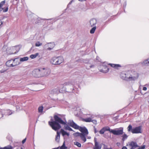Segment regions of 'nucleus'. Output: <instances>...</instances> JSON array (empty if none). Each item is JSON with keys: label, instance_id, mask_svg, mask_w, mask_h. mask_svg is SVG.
<instances>
[{"label": "nucleus", "instance_id": "f257e3e1", "mask_svg": "<svg viewBox=\"0 0 149 149\" xmlns=\"http://www.w3.org/2000/svg\"><path fill=\"white\" fill-rule=\"evenodd\" d=\"M54 120L52 119L51 121L48 122L49 124L52 127V128L55 131L58 130L61 127L60 124L65 125L66 124L67 121L65 119L63 121L61 118L59 117L57 115H55L54 116ZM65 129L70 131H73V130L68 125H64Z\"/></svg>", "mask_w": 149, "mask_h": 149}, {"label": "nucleus", "instance_id": "f03ea898", "mask_svg": "<svg viewBox=\"0 0 149 149\" xmlns=\"http://www.w3.org/2000/svg\"><path fill=\"white\" fill-rule=\"evenodd\" d=\"M63 57L61 56L54 57L50 60V63L53 65H59L64 61Z\"/></svg>", "mask_w": 149, "mask_h": 149}, {"label": "nucleus", "instance_id": "7ed1b4c3", "mask_svg": "<svg viewBox=\"0 0 149 149\" xmlns=\"http://www.w3.org/2000/svg\"><path fill=\"white\" fill-rule=\"evenodd\" d=\"M127 130L128 132H131L133 134L141 133L142 127L139 126L132 128V126L130 125L127 127Z\"/></svg>", "mask_w": 149, "mask_h": 149}, {"label": "nucleus", "instance_id": "20e7f679", "mask_svg": "<svg viewBox=\"0 0 149 149\" xmlns=\"http://www.w3.org/2000/svg\"><path fill=\"white\" fill-rule=\"evenodd\" d=\"M139 77L138 73L136 71L129 72L128 79L129 81H135Z\"/></svg>", "mask_w": 149, "mask_h": 149}, {"label": "nucleus", "instance_id": "39448f33", "mask_svg": "<svg viewBox=\"0 0 149 149\" xmlns=\"http://www.w3.org/2000/svg\"><path fill=\"white\" fill-rule=\"evenodd\" d=\"M40 69L41 77L48 76L50 73V70L48 68H40Z\"/></svg>", "mask_w": 149, "mask_h": 149}, {"label": "nucleus", "instance_id": "423d86ee", "mask_svg": "<svg viewBox=\"0 0 149 149\" xmlns=\"http://www.w3.org/2000/svg\"><path fill=\"white\" fill-rule=\"evenodd\" d=\"M111 133L116 135H120L123 133V128L120 127L119 129H116L115 130H112L111 131Z\"/></svg>", "mask_w": 149, "mask_h": 149}, {"label": "nucleus", "instance_id": "0eeeda50", "mask_svg": "<svg viewBox=\"0 0 149 149\" xmlns=\"http://www.w3.org/2000/svg\"><path fill=\"white\" fill-rule=\"evenodd\" d=\"M32 75L34 77L39 78L41 77L40 69H36L32 72Z\"/></svg>", "mask_w": 149, "mask_h": 149}, {"label": "nucleus", "instance_id": "6e6552de", "mask_svg": "<svg viewBox=\"0 0 149 149\" xmlns=\"http://www.w3.org/2000/svg\"><path fill=\"white\" fill-rule=\"evenodd\" d=\"M64 85L67 86V88L68 89H70L69 90L68 92H74V89L72 82L69 81L65 83H64Z\"/></svg>", "mask_w": 149, "mask_h": 149}, {"label": "nucleus", "instance_id": "1a4fd4ad", "mask_svg": "<svg viewBox=\"0 0 149 149\" xmlns=\"http://www.w3.org/2000/svg\"><path fill=\"white\" fill-rule=\"evenodd\" d=\"M55 46V44L54 42L48 43L46 44L44 47V49L51 50H52Z\"/></svg>", "mask_w": 149, "mask_h": 149}, {"label": "nucleus", "instance_id": "9d476101", "mask_svg": "<svg viewBox=\"0 0 149 149\" xmlns=\"http://www.w3.org/2000/svg\"><path fill=\"white\" fill-rule=\"evenodd\" d=\"M129 72L126 73L123 72L120 74V77L123 79L127 81H129L128 79Z\"/></svg>", "mask_w": 149, "mask_h": 149}, {"label": "nucleus", "instance_id": "9b49d317", "mask_svg": "<svg viewBox=\"0 0 149 149\" xmlns=\"http://www.w3.org/2000/svg\"><path fill=\"white\" fill-rule=\"evenodd\" d=\"M68 124L70 126L72 127L75 129H78L79 128V126L72 120H69L68 121Z\"/></svg>", "mask_w": 149, "mask_h": 149}, {"label": "nucleus", "instance_id": "f8f14e48", "mask_svg": "<svg viewBox=\"0 0 149 149\" xmlns=\"http://www.w3.org/2000/svg\"><path fill=\"white\" fill-rule=\"evenodd\" d=\"M79 131L82 132L81 134H83L84 135H87L88 132L87 129L85 127H79V128L78 129Z\"/></svg>", "mask_w": 149, "mask_h": 149}, {"label": "nucleus", "instance_id": "ddd939ff", "mask_svg": "<svg viewBox=\"0 0 149 149\" xmlns=\"http://www.w3.org/2000/svg\"><path fill=\"white\" fill-rule=\"evenodd\" d=\"M102 68L101 69L100 71L104 73H106L109 70V69L107 66L104 63H103L102 65Z\"/></svg>", "mask_w": 149, "mask_h": 149}, {"label": "nucleus", "instance_id": "4468645a", "mask_svg": "<svg viewBox=\"0 0 149 149\" xmlns=\"http://www.w3.org/2000/svg\"><path fill=\"white\" fill-rule=\"evenodd\" d=\"M11 50L13 51V52H12L11 54H15L17 53L20 49V48L18 46L12 47L11 48Z\"/></svg>", "mask_w": 149, "mask_h": 149}, {"label": "nucleus", "instance_id": "2eb2a0df", "mask_svg": "<svg viewBox=\"0 0 149 149\" xmlns=\"http://www.w3.org/2000/svg\"><path fill=\"white\" fill-rule=\"evenodd\" d=\"M129 145L131 147L130 149H135L136 147H139L136 142L134 141L131 142L129 143Z\"/></svg>", "mask_w": 149, "mask_h": 149}, {"label": "nucleus", "instance_id": "dca6fc26", "mask_svg": "<svg viewBox=\"0 0 149 149\" xmlns=\"http://www.w3.org/2000/svg\"><path fill=\"white\" fill-rule=\"evenodd\" d=\"M20 63L19 61L18 58H17L13 59L12 67L15 66L19 65Z\"/></svg>", "mask_w": 149, "mask_h": 149}, {"label": "nucleus", "instance_id": "f3484780", "mask_svg": "<svg viewBox=\"0 0 149 149\" xmlns=\"http://www.w3.org/2000/svg\"><path fill=\"white\" fill-rule=\"evenodd\" d=\"M94 141L95 142V146L93 148V149H101V146L99 145L97 141L96 138H95Z\"/></svg>", "mask_w": 149, "mask_h": 149}, {"label": "nucleus", "instance_id": "a211bd4d", "mask_svg": "<svg viewBox=\"0 0 149 149\" xmlns=\"http://www.w3.org/2000/svg\"><path fill=\"white\" fill-rule=\"evenodd\" d=\"M60 92L59 87H56L52 89L51 92L52 94H58Z\"/></svg>", "mask_w": 149, "mask_h": 149}, {"label": "nucleus", "instance_id": "6ab92c4d", "mask_svg": "<svg viewBox=\"0 0 149 149\" xmlns=\"http://www.w3.org/2000/svg\"><path fill=\"white\" fill-rule=\"evenodd\" d=\"M97 23V21L95 19H92L90 21V25L91 27L95 26Z\"/></svg>", "mask_w": 149, "mask_h": 149}, {"label": "nucleus", "instance_id": "aec40b11", "mask_svg": "<svg viewBox=\"0 0 149 149\" xmlns=\"http://www.w3.org/2000/svg\"><path fill=\"white\" fill-rule=\"evenodd\" d=\"M13 59L7 61L6 63L7 66L8 67H12L13 66Z\"/></svg>", "mask_w": 149, "mask_h": 149}, {"label": "nucleus", "instance_id": "412c9836", "mask_svg": "<svg viewBox=\"0 0 149 149\" xmlns=\"http://www.w3.org/2000/svg\"><path fill=\"white\" fill-rule=\"evenodd\" d=\"M60 132V133H61L62 135L63 136L66 135L69 136L70 135L69 133L67 132L63 129H61V130Z\"/></svg>", "mask_w": 149, "mask_h": 149}, {"label": "nucleus", "instance_id": "4be33fe9", "mask_svg": "<svg viewBox=\"0 0 149 149\" xmlns=\"http://www.w3.org/2000/svg\"><path fill=\"white\" fill-rule=\"evenodd\" d=\"M60 138V133L58 132H57V135L56 136L55 138V140L57 142H59V141Z\"/></svg>", "mask_w": 149, "mask_h": 149}, {"label": "nucleus", "instance_id": "5701e85b", "mask_svg": "<svg viewBox=\"0 0 149 149\" xmlns=\"http://www.w3.org/2000/svg\"><path fill=\"white\" fill-rule=\"evenodd\" d=\"M87 135H84L83 134H82L80 136V137L81 138V140L83 141L84 142H86V136Z\"/></svg>", "mask_w": 149, "mask_h": 149}, {"label": "nucleus", "instance_id": "b1692460", "mask_svg": "<svg viewBox=\"0 0 149 149\" xmlns=\"http://www.w3.org/2000/svg\"><path fill=\"white\" fill-rule=\"evenodd\" d=\"M122 141L124 142L126 139H127L128 136L125 134H124L122 136Z\"/></svg>", "mask_w": 149, "mask_h": 149}, {"label": "nucleus", "instance_id": "393cba45", "mask_svg": "<svg viewBox=\"0 0 149 149\" xmlns=\"http://www.w3.org/2000/svg\"><path fill=\"white\" fill-rule=\"evenodd\" d=\"M29 59V58L28 57H24L23 58H21L20 59V61L21 62H23L27 61Z\"/></svg>", "mask_w": 149, "mask_h": 149}, {"label": "nucleus", "instance_id": "a878e982", "mask_svg": "<svg viewBox=\"0 0 149 149\" xmlns=\"http://www.w3.org/2000/svg\"><path fill=\"white\" fill-rule=\"evenodd\" d=\"M13 148L16 147H18L20 145V143L19 142H14L13 143Z\"/></svg>", "mask_w": 149, "mask_h": 149}, {"label": "nucleus", "instance_id": "bb28decb", "mask_svg": "<svg viewBox=\"0 0 149 149\" xmlns=\"http://www.w3.org/2000/svg\"><path fill=\"white\" fill-rule=\"evenodd\" d=\"M42 42L39 41H37L36 42L35 45L36 47H38L42 45Z\"/></svg>", "mask_w": 149, "mask_h": 149}, {"label": "nucleus", "instance_id": "cd10ccee", "mask_svg": "<svg viewBox=\"0 0 149 149\" xmlns=\"http://www.w3.org/2000/svg\"><path fill=\"white\" fill-rule=\"evenodd\" d=\"M105 131H109L110 133H111V131L112 130L111 129L110 127L108 126H105L103 127Z\"/></svg>", "mask_w": 149, "mask_h": 149}, {"label": "nucleus", "instance_id": "c85d7f7f", "mask_svg": "<svg viewBox=\"0 0 149 149\" xmlns=\"http://www.w3.org/2000/svg\"><path fill=\"white\" fill-rule=\"evenodd\" d=\"M5 114H4L7 115H9L11 114L12 112L9 110H7L5 111Z\"/></svg>", "mask_w": 149, "mask_h": 149}, {"label": "nucleus", "instance_id": "c756f323", "mask_svg": "<svg viewBox=\"0 0 149 149\" xmlns=\"http://www.w3.org/2000/svg\"><path fill=\"white\" fill-rule=\"evenodd\" d=\"M85 66L87 69H89L91 68H93L94 67V65H90V64L88 63L87 65H86Z\"/></svg>", "mask_w": 149, "mask_h": 149}, {"label": "nucleus", "instance_id": "7c9ffc66", "mask_svg": "<svg viewBox=\"0 0 149 149\" xmlns=\"http://www.w3.org/2000/svg\"><path fill=\"white\" fill-rule=\"evenodd\" d=\"M39 54L38 53H36L34 54H31L30 55V57L32 59H34Z\"/></svg>", "mask_w": 149, "mask_h": 149}, {"label": "nucleus", "instance_id": "2f4dec72", "mask_svg": "<svg viewBox=\"0 0 149 149\" xmlns=\"http://www.w3.org/2000/svg\"><path fill=\"white\" fill-rule=\"evenodd\" d=\"M96 29V26H95L93 27L90 30V33L91 34L94 33Z\"/></svg>", "mask_w": 149, "mask_h": 149}, {"label": "nucleus", "instance_id": "473e14b6", "mask_svg": "<svg viewBox=\"0 0 149 149\" xmlns=\"http://www.w3.org/2000/svg\"><path fill=\"white\" fill-rule=\"evenodd\" d=\"M109 64L112 67L115 68L121 66L119 64Z\"/></svg>", "mask_w": 149, "mask_h": 149}, {"label": "nucleus", "instance_id": "72a5a7b5", "mask_svg": "<svg viewBox=\"0 0 149 149\" xmlns=\"http://www.w3.org/2000/svg\"><path fill=\"white\" fill-rule=\"evenodd\" d=\"M3 149H13V147L10 145H8L3 147Z\"/></svg>", "mask_w": 149, "mask_h": 149}, {"label": "nucleus", "instance_id": "f704fd0d", "mask_svg": "<svg viewBox=\"0 0 149 149\" xmlns=\"http://www.w3.org/2000/svg\"><path fill=\"white\" fill-rule=\"evenodd\" d=\"M144 64L145 65H149V58L148 60H146L143 62Z\"/></svg>", "mask_w": 149, "mask_h": 149}, {"label": "nucleus", "instance_id": "c9c22d12", "mask_svg": "<svg viewBox=\"0 0 149 149\" xmlns=\"http://www.w3.org/2000/svg\"><path fill=\"white\" fill-rule=\"evenodd\" d=\"M82 134L81 133L78 132H77L75 133L74 134V136L76 137L77 136H80H80Z\"/></svg>", "mask_w": 149, "mask_h": 149}, {"label": "nucleus", "instance_id": "e433bc0d", "mask_svg": "<svg viewBox=\"0 0 149 149\" xmlns=\"http://www.w3.org/2000/svg\"><path fill=\"white\" fill-rule=\"evenodd\" d=\"M74 144L76 145L77 146L79 147H80L81 146V143H79L78 142H74Z\"/></svg>", "mask_w": 149, "mask_h": 149}, {"label": "nucleus", "instance_id": "4c0bfd02", "mask_svg": "<svg viewBox=\"0 0 149 149\" xmlns=\"http://www.w3.org/2000/svg\"><path fill=\"white\" fill-rule=\"evenodd\" d=\"M68 147L65 146V142L63 143L62 146L60 147V149H67Z\"/></svg>", "mask_w": 149, "mask_h": 149}, {"label": "nucleus", "instance_id": "58836bf2", "mask_svg": "<svg viewBox=\"0 0 149 149\" xmlns=\"http://www.w3.org/2000/svg\"><path fill=\"white\" fill-rule=\"evenodd\" d=\"M43 110V107L42 106L38 108V111L39 113H42Z\"/></svg>", "mask_w": 149, "mask_h": 149}, {"label": "nucleus", "instance_id": "ea45409f", "mask_svg": "<svg viewBox=\"0 0 149 149\" xmlns=\"http://www.w3.org/2000/svg\"><path fill=\"white\" fill-rule=\"evenodd\" d=\"M105 132V131L104 128L103 127L99 131V133L100 134H102L104 133Z\"/></svg>", "mask_w": 149, "mask_h": 149}, {"label": "nucleus", "instance_id": "a19ab883", "mask_svg": "<svg viewBox=\"0 0 149 149\" xmlns=\"http://www.w3.org/2000/svg\"><path fill=\"white\" fill-rule=\"evenodd\" d=\"M92 119L91 118H86L85 119V121L86 122H91L92 121Z\"/></svg>", "mask_w": 149, "mask_h": 149}, {"label": "nucleus", "instance_id": "79ce46f5", "mask_svg": "<svg viewBox=\"0 0 149 149\" xmlns=\"http://www.w3.org/2000/svg\"><path fill=\"white\" fill-rule=\"evenodd\" d=\"M5 2H6L5 0L1 2L0 3V8L2 7L3 5L5 3Z\"/></svg>", "mask_w": 149, "mask_h": 149}, {"label": "nucleus", "instance_id": "37998d69", "mask_svg": "<svg viewBox=\"0 0 149 149\" xmlns=\"http://www.w3.org/2000/svg\"><path fill=\"white\" fill-rule=\"evenodd\" d=\"M3 12H7L8 10V6H7L5 8H3Z\"/></svg>", "mask_w": 149, "mask_h": 149}, {"label": "nucleus", "instance_id": "c03bdc74", "mask_svg": "<svg viewBox=\"0 0 149 149\" xmlns=\"http://www.w3.org/2000/svg\"><path fill=\"white\" fill-rule=\"evenodd\" d=\"M93 129H94V132L95 134L97 132H98V131L97 130V129L95 126H94Z\"/></svg>", "mask_w": 149, "mask_h": 149}, {"label": "nucleus", "instance_id": "a18cd8bd", "mask_svg": "<svg viewBox=\"0 0 149 149\" xmlns=\"http://www.w3.org/2000/svg\"><path fill=\"white\" fill-rule=\"evenodd\" d=\"M65 86L64 85V84L63 85H61L58 87H59V90H60V89L61 88H63L64 86Z\"/></svg>", "mask_w": 149, "mask_h": 149}, {"label": "nucleus", "instance_id": "49530a36", "mask_svg": "<svg viewBox=\"0 0 149 149\" xmlns=\"http://www.w3.org/2000/svg\"><path fill=\"white\" fill-rule=\"evenodd\" d=\"M145 148V146L143 145L139 148H138V149H144Z\"/></svg>", "mask_w": 149, "mask_h": 149}, {"label": "nucleus", "instance_id": "de8ad7c7", "mask_svg": "<svg viewBox=\"0 0 149 149\" xmlns=\"http://www.w3.org/2000/svg\"><path fill=\"white\" fill-rule=\"evenodd\" d=\"M91 122H93V124H97V121L96 120H92Z\"/></svg>", "mask_w": 149, "mask_h": 149}, {"label": "nucleus", "instance_id": "09e8293b", "mask_svg": "<svg viewBox=\"0 0 149 149\" xmlns=\"http://www.w3.org/2000/svg\"><path fill=\"white\" fill-rule=\"evenodd\" d=\"M47 20H52L53 22H55L56 20V19H47Z\"/></svg>", "mask_w": 149, "mask_h": 149}, {"label": "nucleus", "instance_id": "8fccbe9b", "mask_svg": "<svg viewBox=\"0 0 149 149\" xmlns=\"http://www.w3.org/2000/svg\"><path fill=\"white\" fill-rule=\"evenodd\" d=\"M6 71V70H0V72L1 73H4Z\"/></svg>", "mask_w": 149, "mask_h": 149}, {"label": "nucleus", "instance_id": "3c124183", "mask_svg": "<svg viewBox=\"0 0 149 149\" xmlns=\"http://www.w3.org/2000/svg\"><path fill=\"white\" fill-rule=\"evenodd\" d=\"M26 140V138H25L22 141V143L23 144H24Z\"/></svg>", "mask_w": 149, "mask_h": 149}, {"label": "nucleus", "instance_id": "603ef678", "mask_svg": "<svg viewBox=\"0 0 149 149\" xmlns=\"http://www.w3.org/2000/svg\"><path fill=\"white\" fill-rule=\"evenodd\" d=\"M147 89V88L146 87H143V90L144 91H146Z\"/></svg>", "mask_w": 149, "mask_h": 149}, {"label": "nucleus", "instance_id": "864d4df0", "mask_svg": "<svg viewBox=\"0 0 149 149\" xmlns=\"http://www.w3.org/2000/svg\"><path fill=\"white\" fill-rule=\"evenodd\" d=\"M73 1L72 0L71 1H70L69 3H68V6H67V7H68V5H70V4H71V3H72V2Z\"/></svg>", "mask_w": 149, "mask_h": 149}, {"label": "nucleus", "instance_id": "5fc2aeb1", "mask_svg": "<svg viewBox=\"0 0 149 149\" xmlns=\"http://www.w3.org/2000/svg\"><path fill=\"white\" fill-rule=\"evenodd\" d=\"M3 24L2 21L0 19V26L1 25Z\"/></svg>", "mask_w": 149, "mask_h": 149}, {"label": "nucleus", "instance_id": "6e6d98bb", "mask_svg": "<svg viewBox=\"0 0 149 149\" xmlns=\"http://www.w3.org/2000/svg\"><path fill=\"white\" fill-rule=\"evenodd\" d=\"M122 149H127V148L125 146H123L122 148Z\"/></svg>", "mask_w": 149, "mask_h": 149}, {"label": "nucleus", "instance_id": "4d7b16f0", "mask_svg": "<svg viewBox=\"0 0 149 149\" xmlns=\"http://www.w3.org/2000/svg\"><path fill=\"white\" fill-rule=\"evenodd\" d=\"M3 8H2L1 7L0 8V12L2 11V10H3Z\"/></svg>", "mask_w": 149, "mask_h": 149}, {"label": "nucleus", "instance_id": "13d9d810", "mask_svg": "<svg viewBox=\"0 0 149 149\" xmlns=\"http://www.w3.org/2000/svg\"><path fill=\"white\" fill-rule=\"evenodd\" d=\"M79 1L81 2H82L83 1H85L86 0H78Z\"/></svg>", "mask_w": 149, "mask_h": 149}, {"label": "nucleus", "instance_id": "bf43d9fd", "mask_svg": "<svg viewBox=\"0 0 149 149\" xmlns=\"http://www.w3.org/2000/svg\"><path fill=\"white\" fill-rule=\"evenodd\" d=\"M106 147H107V146H106L105 145H104V149H105L106 148Z\"/></svg>", "mask_w": 149, "mask_h": 149}, {"label": "nucleus", "instance_id": "052dcab7", "mask_svg": "<svg viewBox=\"0 0 149 149\" xmlns=\"http://www.w3.org/2000/svg\"><path fill=\"white\" fill-rule=\"evenodd\" d=\"M105 149H112L111 148H107V147H106V148Z\"/></svg>", "mask_w": 149, "mask_h": 149}, {"label": "nucleus", "instance_id": "680f3d73", "mask_svg": "<svg viewBox=\"0 0 149 149\" xmlns=\"http://www.w3.org/2000/svg\"><path fill=\"white\" fill-rule=\"evenodd\" d=\"M17 149H19V147H17ZM21 149H23L22 148H21Z\"/></svg>", "mask_w": 149, "mask_h": 149}, {"label": "nucleus", "instance_id": "e2e57ef3", "mask_svg": "<svg viewBox=\"0 0 149 149\" xmlns=\"http://www.w3.org/2000/svg\"><path fill=\"white\" fill-rule=\"evenodd\" d=\"M0 149H3V148L1 147L0 146Z\"/></svg>", "mask_w": 149, "mask_h": 149}, {"label": "nucleus", "instance_id": "0e129e2a", "mask_svg": "<svg viewBox=\"0 0 149 149\" xmlns=\"http://www.w3.org/2000/svg\"><path fill=\"white\" fill-rule=\"evenodd\" d=\"M53 149H56V148H53Z\"/></svg>", "mask_w": 149, "mask_h": 149}, {"label": "nucleus", "instance_id": "69168bd1", "mask_svg": "<svg viewBox=\"0 0 149 149\" xmlns=\"http://www.w3.org/2000/svg\"><path fill=\"white\" fill-rule=\"evenodd\" d=\"M2 116H3V114H2Z\"/></svg>", "mask_w": 149, "mask_h": 149}, {"label": "nucleus", "instance_id": "338daca9", "mask_svg": "<svg viewBox=\"0 0 149 149\" xmlns=\"http://www.w3.org/2000/svg\"><path fill=\"white\" fill-rule=\"evenodd\" d=\"M17 0H15V1H17Z\"/></svg>", "mask_w": 149, "mask_h": 149}]
</instances>
